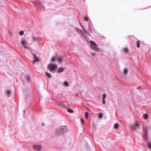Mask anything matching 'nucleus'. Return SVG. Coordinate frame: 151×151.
<instances>
[{"instance_id":"nucleus-1","label":"nucleus","mask_w":151,"mask_h":151,"mask_svg":"<svg viewBox=\"0 0 151 151\" xmlns=\"http://www.w3.org/2000/svg\"><path fill=\"white\" fill-rule=\"evenodd\" d=\"M90 42L91 45V48L96 51L99 52L100 50V49L99 48L97 47V45L95 42L92 41L91 40Z\"/></svg>"},{"instance_id":"nucleus-2","label":"nucleus","mask_w":151,"mask_h":151,"mask_svg":"<svg viewBox=\"0 0 151 151\" xmlns=\"http://www.w3.org/2000/svg\"><path fill=\"white\" fill-rule=\"evenodd\" d=\"M57 68V64H53L52 63L49 64L47 67V68L51 72H53L55 70H56Z\"/></svg>"},{"instance_id":"nucleus-3","label":"nucleus","mask_w":151,"mask_h":151,"mask_svg":"<svg viewBox=\"0 0 151 151\" xmlns=\"http://www.w3.org/2000/svg\"><path fill=\"white\" fill-rule=\"evenodd\" d=\"M66 132V128L64 126L60 128L59 130V134H63Z\"/></svg>"},{"instance_id":"nucleus-4","label":"nucleus","mask_w":151,"mask_h":151,"mask_svg":"<svg viewBox=\"0 0 151 151\" xmlns=\"http://www.w3.org/2000/svg\"><path fill=\"white\" fill-rule=\"evenodd\" d=\"M139 127V124L137 122H136L134 124H133L131 126V128L132 129L136 130Z\"/></svg>"},{"instance_id":"nucleus-5","label":"nucleus","mask_w":151,"mask_h":151,"mask_svg":"<svg viewBox=\"0 0 151 151\" xmlns=\"http://www.w3.org/2000/svg\"><path fill=\"white\" fill-rule=\"evenodd\" d=\"M33 148L36 150L39 151L41 150L42 147L40 145H34L33 146Z\"/></svg>"},{"instance_id":"nucleus-6","label":"nucleus","mask_w":151,"mask_h":151,"mask_svg":"<svg viewBox=\"0 0 151 151\" xmlns=\"http://www.w3.org/2000/svg\"><path fill=\"white\" fill-rule=\"evenodd\" d=\"M33 56L34 59V60L33 61V63H35V62H38L39 60V58L37 56L36 54H33Z\"/></svg>"},{"instance_id":"nucleus-7","label":"nucleus","mask_w":151,"mask_h":151,"mask_svg":"<svg viewBox=\"0 0 151 151\" xmlns=\"http://www.w3.org/2000/svg\"><path fill=\"white\" fill-rule=\"evenodd\" d=\"M33 3L34 5L36 6L40 7L41 5L40 2L39 1H37L36 2H34L33 1Z\"/></svg>"},{"instance_id":"nucleus-8","label":"nucleus","mask_w":151,"mask_h":151,"mask_svg":"<svg viewBox=\"0 0 151 151\" xmlns=\"http://www.w3.org/2000/svg\"><path fill=\"white\" fill-rule=\"evenodd\" d=\"M143 131L144 133H145L146 134V133H147V132H148L147 128L146 127L144 126L143 127Z\"/></svg>"},{"instance_id":"nucleus-9","label":"nucleus","mask_w":151,"mask_h":151,"mask_svg":"<svg viewBox=\"0 0 151 151\" xmlns=\"http://www.w3.org/2000/svg\"><path fill=\"white\" fill-rule=\"evenodd\" d=\"M22 44L24 47L25 48H27V47L25 46V45L26 43V42L25 40H22L21 42Z\"/></svg>"},{"instance_id":"nucleus-10","label":"nucleus","mask_w":151,"mask_h":151,"mask_svg":"<svg viewBox=\"0 0 151 151\" xmlns=\"http://www.w3.org/2000/svg\"><path fill=\"white\" fill-rule=\"evenodd\" d=\"M64 68H60L58 70V72L59 73H61L64 71Z\"/></svg>"},{"instance_id":"nucleus-11","label":"nucleus","mask_w":151,"mask_h":151,"mask_svg":"<svg viewBox=\"0 0 151 151\" xmlns=\"http://www.w3.org/2000/svg\"><path fill=\"white\" fill-rule=\"evenodd\" d=\"M114 127L115 129H118L119 128V124L118 123H116L114 124Z\"/></svg>"},{"instance_id":"nucleus-12","label":"nucleus","mask_w":151,"mask_h":151,"mask_svg":"<svg viewBox=\"0 0 151 151\" xmlns=\"http://www.w3.org/2000/svg\"><path fill=\"white\" fill-rule=\"evenodd\" d=\"M11 93V90H7L6 92V94L8 95H9V96L10 95Z\"/></svg>"},{"instance_id":"nucleus-13","label":"nucleus","mask_w":151,"mask_h":151,"mask_svg":"<svg viewBox=\"0 0 151 151\" xmlns=\"http://www.w3.org/2000/svg\"><path fill=\"white\" fill-rule=\"evenodd\" d=\"M128 51L129 50L127 48H125L123 49V51L126 53H128Z\"/></svg>"},{"instance_id":"nucleus-14","label":"nucleus","mask_w":151,"mask_h":151,"mask_svg":"<svg viewBox=\"0 0 151 151\" xmlns=\"http://www.w3.org/2000/svg\"><path fill=\"white\" fill-rule=\"evenodd\" d=\"M128 72V69L127 68H125L124 70V74H126Z\"/></svg>"},{"instance_id":"nucleus-15","label":"nucleus","mask_w":151,"mask_h":151,"mask_svg":"<svg viewBox=\"0 0 151 151\" xmlns=\"http://www.w3.org/2000/svg\"><path fill=\"white\" fill-rule=\"evenodd\" d=\"M45 74L49 78H50L51 77V74L50 73H48L47 72H46L45 73Z\"/></svg>"},{"instance_id":"nucleus-16","label":"nucleus","mask_w":151,"mask_h":151,"mask_svg":"<svg viewBox=\"0 0 151 151\" xmlns=\"http://www.w3.org/2000/svg\"><path fill=\"white\" fill-rule=\"evenodd\" d=\"M143 116L145 119H147L148 118V115L147 114H145L143 115Z\"/></svg>"},{"instance_id":"nucleus-17","label":"nucleus","mask_w":151,"mask_h":151,"mask_svg":"<svg viewBox=\"0 0 151 151\" xmlns=\"http://www.w3.org/2000/svg\"><path fill=\"white\" fill-rule=\"evenodd\" d=\"M88 116H89V113H88V112H85V117L86 118L88 119Z\"/></svg>"},{"instance_id":"nucleus-18","label":"nucleus","mask_w":151,"mask_h":151,"mask_svg":"<svg viewBox=\"0 0 151 151\" xmlns=\"http://www.w3.org/2000/svg\"><path fill=\"white\" fill-rule=\"evenodd\" d=\"M140 42L138 41L137 43V47L139 48L140 47Z\"/></svg>"},{"instance_id":"nucleus-19","label":"nucleus","mask_w":151,"mask_h":151,"mask_svg":"<svg viewBox=\"0 0 151 151\" xmlns=\"http://www.w3.org/2000/svg\"><path fill=\"white\" fill-rule=\"evenodd\" d=\"M147 133H146V134L145 133H144V137L145 139H146L147 138Z\"/></svg>"},{"instance_id":"nucleus-20","label":"nucleus","mask_w":151,"mask_h":151,"mask_svg":"<svg viewBox=\"0 0 151 151\" xmlns=\"http://www.w3.org/2000/svg\"><path fill=\"white\" fill-rule=\"evenodd\" d=\"M68 111L70 113H73L74 112L71 109H68Z\"/></svg>"},{"instance_id":"nucleus-21","label":"nucleus","mask_w":151,"mask_h":151,"mask_svg":"<svg viewBox=\"0 0 151 151\" xmlns=\"http://www.w3.org/2000/svg\"><path fill=\"white\" fill-rule=\"evenodd\" d=\"M89 30L91 32H92V28L91 27V26L90 25H89Z\"/></svg>"},{"instance_id":"nucleus-22","label":"nucleus","mask_w":151,"mask_h":151,"mask_svg":"<svg viewBox=\"0 0 151 151\" xmlns=\"http://www.w3.org/2000/svg\"><path fill=\"white\" fill-rule=\"evenodd\" d=\"M147 146L150 149H151V143L148 142L147 143Z\"/></svg>"},{"instance_id":"nucleus-23","label":"nucleus","mask_w":151,"mask_h":151,"mask_svg":"<svg viewBox=\"0 0 151 151\" xmlns=\"http://www.w3.org/2000/svg\"><path fill=\"white\" fill-rule=\"evenodd\" d=\"M64 83V85L66 86H68L69 85L67 81H65Z\"/></svg>"},{"instance_id":"nucleus-24","label":"nucleus","mask_w":151,"mask_h":151,"mask_svg":"<svg viewBox=\"0 0 151 151\" xmlns=\"http://www.w3.org/2000/svg\"><path fill=\"white\" fill-rule=\"evenodd\" d=\"M81 120L82 124H84L85 123V121L83 118H81Z\"/></svg>"},{"instance_id":"nucleus-25","label":"nucleus","mask_w":151,"mask_h":151,"mask_svg":"<svg viewBox=\"0 0 151 151\" xmlns=\"http://www.w3.org/2000/svg\"><path fill=\"white\" fill-rule=\"evenodd\" d=\"M103 114L102 113H100L99 115V117L100 118H102L103 117Z\"/></svg>"},{"instance_id":"nucleus-26","label":"nucleus","mask_w":151,"mask_h":151,"mask_svg":"<svg viewBox=\"0 0 151 151\" xmlns=\"http://www.w3.org/2000/svg\"><path fill=\"white\" fill-rule=\"evenodd\" d=\"M24 31H22L19 32V34L21 35H22L24 34Z\"/></svg>"},{"instance_id":"nucleus-27","label":"nucleus","mask_w":151,"mask_h":151,"mask_svg":"<svg viewBox=\"0 0 151 151\" xmlns=\"http://www.w3.org/2000/svg\"><path fill=\"white\" fill-rule=\"evenodd\" d=\"M55 57H53L51 59V61L52 62L55 61Z\"/></svg>"},{"instance_id":"nucleus-28","label":"nucleus","mask_w":151,"mask_h":151,"mask_svg":"<svg viewBox=\"0 0 151 151\" xmlns=\"http://www.w3.org/2000/svg\"><path fill=\"white\" fill-rule=\"evenodd\" d=\"M84 19L85 20H86L87 21H88V18L87 16H85L84 17Z\"/></svg>"},{"instance_id":"nucleus-29","label":"nucleus","mask_w":151,"mask_h":151,"mask_svg":"<svg viewBox=\"0 0 151 151\" xmlns=\"http://www.w3.org/2000/svg\"><path fill=\"white\" fill-rule=\"evenodd\" d=\"M106 97V95L105 94H104L103 95V99H105Z\"/></svg>"},{"instance_id":"nucleus-30","label":"nucleus","mask_w":151,"mask_h":151,"mask_svg":"<svg viewBox=\"0 0 151 151\" xmlns=\"http://www.w3.org/2000/svg\"><path fill=\"white\" fill-rule=\"evenodd\" d=\"M96 53L95 52H93L92 53V55L93 56L95 57L96 56Z\"/></svg>"},{"instance_id":"nucleus-31","label":"nucleus","mask_w":151,"mask_h":151,"mask_svg":"<svg viewBox=\"0 0 151 151\" xmlns=\"http://www.w3.org/2000/svg\"><path fill=\"white\" fill-rule=\"evenodd\" d=\"M102 102H103V103L104 104H105V99H103V101H102Z\"/></svg>"},{"instance_id":"nucleus-32","label":"nucleus","mask_w":151,"mask_h":151,"mask_svg":"<svg viewBox=\"0 0 151 151\" xmlns=\"http://www.w3.org/2000/svg\"><path fill=\"white\" fill-rule=\"evenodd\" d=\"M32 39H33V40L34 41H35V40H36V38H35V37H34V36H32Z\"/></svg>"},{"instance_id":"nucleus-33","label":"nucleus","mask_w":151,"mask_h":151,"mask_svg":"<svg viewBox=\"0 0 151 151\" xmlns=\"http://www.w3.org/2000/svg\"><path fill=\"white\" fill-rule=\"evenodd\" d=\"M58 61L59 62H61L63 61V60L61 58H60L58 59Z\"/></svg>"},{"instance_id":"nucleus-34","label":"nucleus","mask_w":151,"mask_h":151,"mask_svg":"<svg viewBox=\"0 0 151 151\" xmlns=\"http://www.w3.org/2000/svg\"><path fill=\"white\" fill-rule=\"evenodd\" d=\"M26 78L28 81H29V79L30 78L29 77L27 76H26Z\"/></svg>"},{"instance_id":"nucleus-35","label":"nucleus","mask_w":151,"mask_h":151,"mask_svg":"<svg viewBox=\"0 0 151 151\" xmlns=\"http://www.w3.org/2000/svg\"><path fill=\"white\" fill-rule=\"evenodd\" d=\"M84 32L87 34H89V33L86 30H84Z\"/></svg>"},{"instance_id":"nucleus-36","label":"nucleus","mask_w":151,"mask_h":151,"mask_svg":"<svg viewBox=\"0 0 151 151\" xmlns=\"http://www.w3.org/2000/svg\"><path fill=\"white\" fill-rule=\"evenodd\" d=\"M42 125H44V124H42Z\"/></svg>"}]
</instances>
